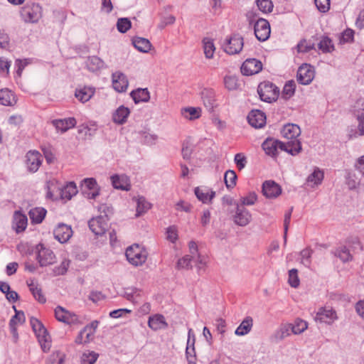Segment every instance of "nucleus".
Masks as SVG:
<instances>
[{"instance_id": "30", "label": "nucleus", "mask_w": 364, "mask_h": 364, "mask_svg": "<svg viewBox=\"0 0 364 364\" xmlns=\"http://www.w3.org/2000/svg\"><path fill=\"white\" fill-rule=\"evenodd\" d=\"M77 193V188L74 182H69L65 186H62L60 197L62 199L70 200Z\"/></svg>"}, {"instance_id": "47", "label": "nucleus", "mask_w": 364, "mask_h": 364, "mask_svg": "<svg viewBox=\"0 0 364 364\" xmlns=\"http://www.w3.org/2000/svg\"><path fill=\"white\" fill-rule=\"evenodd\" d=\"M151 208V203L148 202L145 198L139 197L137 200V208L136 216L138 217L146 213Z\"/></svg>"}, {"instance_id": "8", "label": "nucleus", "mask_w": 364, "mask_h": 364, "mask_svg": "<svg viewBox=\"0 0 364 364\" xmlns=\"http://www.w3.org/2000/svg\"><path fill=\"white\" fill-rule=\"evenodd\" d=\"M235 213L232 216L234 223L241 227L247 225L252 220L251 213L247 208L240 205L239 203H235Z\"/></svg>"}, {"instance_id": "55", "label": "nucleus", "mask_w": 364, "mask_h": 364, "mask_svg": "<svg viewBox=\"0 0 364 364\" xmlns=\"http://www.w3.org/2000/svg\"><path fill=\"white\" fill-rule=\"evenodd\" d=\"M257 196L255 192H250L247 196L241 197L240 205H252L257 201Z\"/></svg>"}, {"instance_id": "19", "label": "nucleus", "mask_w": 364, "mask_h": 364, "mask_svg": "<svg viewBox=\"0 0 364 364\" xmlns=\"http://www.w3.org/2000/svg\"><path fill=\"white\" fill-rule=\"evenodd\" d=\"M194 193L198 200L203 203H210L215 196V192L207 186L195 188Z\"/></svg>"}, {"instance_id": "42", "label": "nucleus", "mask_w": 364, "mask_h": 364, "mask_svg": "<svg viewBox=\"0 0 364 364\" xmlns=\"http://www.w3.org/2000/svg\"><path fill=\"white\" fill-rule=\"evenodd\" d=\"M318 49L323 53H331L334 50V46L331 38L324 36L318 44Z\"/></svg>"}, {"instance_id": "64", "label": "nucleus", "mask_w": 364, "mask_h": 364, "mask_svg": "<svg viewBox=\"0 0 364 364\" xmlns=\"http://www.w3.org/2000/svg\"><path fill=\"white\" fill-rule=\"evenodd\" d=\"M10 38L9 35L2 30H0V48L7 49L9 47Z\"/></svg>"}, {"instance_id": "11", "label": "nucleus", "mask_w": 364, "mask_h": 364, "mask_svg": "<svg viewBox=\"0 0 364 364\" xmlns=\"http://www.w3.org/2000/svg\"><path fill=\"white\" fill-rule=\"evenodd\" d=\"M82 193L89 199H95L99 195V188L95 178H85L82 182Z\"/></svg>"}, {"instance_id": "27", "label": "nucleus", "mask_w": 364, "mask_h": 364, "mask_svg": "<svg viewBox=\"0 0 364 364\" xmlns=\"http://www.w3.org/2000/svg\"><path fill=\"white\" fill-rule=\"evenodd\" d=\"M51 123L57 130L65 132L75 126L76 119L74 117H69L63 119H54Z\"/></svg>"}, {"instance_id": "38", "label": "nucleus", "mask_w": 364, "mask_h": 364, "mask_svg": "<svg viewBox=\"0 0 364 364\" xmlns=\"http://www.w3.org/2000/svg\"><path fill=\"white\" fill-rule=\"evenodd\" d=\"M122 296L133 304H137L140 301L141 291L136 288H127Z\"/></svg>"}, {"instance_id": "28", "label": "nucleus", "mask_w": 364, "mask_h": 364, "mask_svg": "<svg viewBox=\"0 0 364 364\" xmlns=\"http://www.w3.org/2000/svg\"><path fill=\"white\" fill-rule=\"evenodd\" d=\"M130 114L129 109L122 105L119 107L112 115L114 122L118 124H123Z\"/></svg>"}, {"instance_id": "37", "label": "nucleus", "mask_w": 364, "mask_h": 364, "mask_svg": "<svg viewBox=\"0 0 364 364\" xmlns=\"http://www.w3.org/2000/svg\"><path fill=\"white\" fill-rule=\"evenodd\" d=\"M105 66V63L99 57L93 55L89 57L87 60V69L92 72H96Z\"/></svg>"}, {"instance_id": "45", "label": "nucleus", "mask_w": 364, "mask_h": 364, "mask_svg": "<svg viewBox=\"0 0 364 364\" xmlns=\"http://www.w3.org/2000/svg\"><path fill=\"white\" fill-rule=\"evenodd\" d=\"M323 176L324 173L323 171L318 168H315L314 172L308 176L307 181L313 183L314 185H318L321 183Z\"/></svg>"}, {"instance_id": "62", "label": "nucleus", "mask_w": 364, "mask_h": 364, "mask_svg": "<svg viewBox=\"0 0 364 364\" xmlns=\"http://www.w3.org/2000/svg\"><path fill=\"white\" fill-rule=\"evenodd\" d=\"M234 161L239 170H242V168H244L247 164V158L242 153L235 154Z\"/></svg>"}, {"instance_id": "57", "label": "nucleus", "mask_w": 364, "mask_h": 364, "mask_svg": "<svg viewBox=\"0 0 364 364\" xmlns=\"http://www.w3.org/2000/svg\"><path fill=\"white\" fill-rule=\"evenodd\" d=\"M225 86L229 90H234L238 87V80L235 76H226L224 78Z\"/></svg>"}, {"instance_id": "63", "label": "nucleus", "mask_w": 364, "mask_h": 364, "mask_svg": "<svg viewBox=\"0 0 364 364\" xmlns=\"http://www.w3.org/2000/svg\"><path fill=\"white\" fill-rule=\"evenodd\" d=\"M290 326H282L275 333L274 337L277 341H282L289 336Z\"/></svg>"}, {"instance_id": "53", "label": "nucleus", "mask_w": 364, "mask_h": 364, "mask_svg": "<svg viewBox=\"0 0 364 364\" xmlns=\"http://www.w3.org/2000/svg\"><path fill=\"white\" fill-rule=\"evenodd\" d=\"M290 328L293 333L299 334L307 328V323L301 319H297Z\"/></svg>"}, {"instance_id": "61", "label": "nucleus", "mask_w": 364, "mask_h": 364, "mask_svg": "<svg viewBox=\"0 0 364 364\" xmlns=\"http://www.w3.org/2000/svg\"><path fill=\"white\" fill-rule=\"evenodd\" d=\"M193 146H191V144L189 142H188V141L183 142L182 151H181L183 158L186 160L190 159L192 152H193Z\"/></svg>"}, {"instance_id": "33", "label": "nucleus", "mask_w": 364, "mask_h": 364, "mask_svg": "<svg viewBox=\"0 0 364 364\" xmlns=\"http://www.w3.org/2000/svg\"><path fill=\"white\" fill-rule=\"evenodd\" d=\"M253 319L251 316H247L236 328L235 333L237 336H245L252 330Z\"/></svg>"}, {"instance_id": "50", "label": "nucleus", "mask_w": 364, "mask_h": 364, "mask_svg": "<svg viewBox=\"0 0 364 364\" xmlns=\"http://www.w3.org/2000/svg\"><path fill=\"white\" fill-rule=\"evenodd\" d=\"M204 53L207 58H211L213 56L215 52V46L213 41L210 38H205L203 41Z\"/></svg>"}, {"instance_id": "44", "label": "nucleus", "mask_w": 364, "mask_h": 364, "mask_svg": "<svg viewBox=\"0 0 364 364\" xmlns=\"http://www.w3.org/2000/svg\"><path fill=\"white\" fill-rule=\"evenodd\" d=\"M28 285L34 298L41 304L46 303V299L42 292L41 288L38 285H35L33 283L28 284Z\"/></svg>"}, {"instance_id": "3", "label": "nucleus", "mask_w": 364, "mask_h": 364, "mask_svg": "<svg viewBox=\"0 0 364 364\" xmlns=\"http://www.w3.org/2000/svg\"><path fill=\"white\" fill-rule=\"evenodd\" d=\"M257 92L261 100L271 102L277 100L279 90L272 82L264 81L258 85Z\"/></svg>"}, {"instance_id": "20", "label": "nucleus", "mask_w": 364, "mask_h": 364, "mask_svg": "<svg viewBox=\"0 0 364 364\" xmlns=\"http://www.w3.org/2000/svg\"><path fill=\"white\" fill-rule=\"evenodd\" d=\"M200 95L205 107L208 112H213L214 108L217 106L214 90L205 88L201 91Z\"/></svg>"}, {"instance_id": "46", "label": "nucleus", "mask_w": 364, "mask_h": 364, "mask_svg": "<svg viewBox=\"0 0 364 364\" xmlns=\"http://www.w3.org/2000/svg\"><path fill=\"white\" fill-rule=\"evenodd\" d=\"M195 259L193 255H185L181 259L178 260L176 267L178 269H191L193 267L192 261Z\"/></svg>"}, {"instance_id": "43", "label": "nucleus", "mask_w": 364, "mask_h": 364, "mask_svg": "<svg viewBox=\"0 0 364 364\" xmlns=\"http://www.w3.org/2000/svg\"><path fill=\"white\" fill-rule=\"evenodd\" d=\"M296 84L294 80H289L284 86L282 96L285 100H289L295 92Z\"/></svg>"}, {"instance_id": "58", "label": "nucleus", "mask_w": 364, "mask_h": 364, "mask_svg": "<svg viewBox=\"0 0 364 364\" xmlns=\"http://www.w3.org/2000/svg\"><path fill=\"white\" fill-rule=\"evenodd\" d=\"M289 284L294 288H296L299 285L297 269H292L289 271Z\"/></svg>"}, {"instance_id": "6", "label": "nucleus", "mask_w": 364, "mask_h": 364, "mask_svg": "<svg viewBox=\"0 0 364 364\" xmlns=\"http://www.w3.org/2000/svg\"><path fill=\"white\" fill-rule=\"evenodd\" d=\"M281 134L283 137L287 139L288 141L286 143L292 144L291 148L296 147L297 144L301 145L300 141L298 137L301 134L300 127L294 124H288L283 127Z\"/></svg>"}, {"instance_id": "13", "label": "nucleus", "mask_w": 364, "mask_h": 364, "mask_svg": "<svg viewBox=\"0 0 364 364\" xmlns=\"http://www.w3.org/2000/svg\"><path fill=\"white\" fill-rule=\"evenodd\" d=\"M90 230L96 235H103L107 229V220L105 216L93 218L88 222Z\"/></svg>"}, {"instance_id": "25", "label": "nucleus", "mask_w": 364, "mask_h": 364, "mask_svg": "<svg viewBox=\"0 0 364 364\" xmlns=\"http://www.w3.org/2000/svg\"><path fill=\"white\" fill-rule=\"evenodd\" d=\"M47 198L55 200L60 196L62 185L55 178L50 179L46 183Z\"/></svg>"}, {"instance_id": "52", "label": "nucleus", "mask_w": 364, "mask_h": 364, "mask_svg": "<svg viewBox=\"0 0 364 364\" xmlns=\"http://www.w3.org/2000/svg\"><path fill=\"white\" fill-rule=\"evenodd\" d=\"M132 27V23L128 18H119L117 22V28L119 32L125 33Z\"/></svg>"}, {"instance_id": "5", "label": "nucleus", "mask_w": 364, "mask_h": 364, "mask_svg": "<svg viewBox=\"0 0 364 364\" xmlns=\"http://www.w3.org/2000/svg\"><path fill=\"white\" fill-rule=\"evenodd\" d=\"M36 259L41 267H47L53 264L56 262L54 252L49 248L40 243L36 246Z\"/></svg>"}, {"instance_id": "24", "label": "nucleus", "mask_w": 364, "mask_h": 364, "mask_svg": "<svg viewBox=\"0 0 364 364\" xmlns=\"http://www.w3.org/2000/svg\"><path fill=\"white\" fill-rule=\"evenodd\" d=\"M128 80L124 74L120 72H116L112 74L113 88L119 92H125L128 87Z\"/></svg>"}, {"instance_id": "29", "label": "nucleus", "mask_w": 364, "mask_h": 364, "mask_svg": "<svg viewBox=\"0 0 364 364\" xmlns=\"http://www.w3.org/2000/svg\"><path fill=\"white\" fill-rule=\"evenodd\" d=\"M135 104L147 102L150 99V93L147 88H138L130 93Z\"/></svg>"}, {"instance_id": "51", "label": "nucleus", "mask_w": 364, "mask_h": 364, "mask_svg": "<svg viewBox=\"0 0 364 364\" xmlns=\"http://www.w3.org/2000/svg\"><path fill=\"white\" fill-rule=\"evenodd\" d=\"M65 354L60 351L53 353L47 359L46 364H63Z\"/></svg>"}, {"instance_id": "14", "label": "nucleus", "mask_w": 364, "mask_h": 364, "mask_svg": "<svg viewBox=\"0 0 364 364\" xmlns=\"http://www.w3.org/2000/svg\"><path fill=\"white\" fill-rule=\"evenodd\" d=\"M314 77V70L313 68L307 64L300 66L297 71V81L301 85H309Z\"/></svg>"}, {"instance_id": "36", "label": "nucleus", "mask_w": 364, "mask_h": 364, "mask_svg": "<svg viewBox=\"0 0 364 364\" xmlns=\"http://www.w3.org/2000/svg\"><path fill=\"white\" fill-rule=\"evenodd\" d=\"M46 213V210L43 208H35L31 209L28 214L32 223L39 224L44 219Z\"/></svg>"}, {"instance_id": "26", "label": "nucleus", "mask_w": 364, "mask_h": 364, "mask_svg": "<svg viewBox=\"0 0 364 364\" xmlns=\"http://www.w3.org/2000/svg\"><path fill=\"white\" fill-rule=\"evenodd\" d=\"M112 186L116 189L129 191L131 188L129 178L125 175H114L111 176Z\"/></svg>"}, {"instance_id": "32", "label": "nucleus", "mask_w": 364, "mask_h": 364, "mask_svg": "<svg viewBox=\"0 0 364 364\" xmlns=\"http://www.w3.org/2000/svg\"><path fill=\"white\" fill-rule=\"evenodd\" d=\"M0 102L4 106H14L16 103L14 94L7 88L0 90Z\"/></svg>"}, {"instance_id": "2", "label": "nucleus", "mask_w": 364, "mask_h": 364, "mask_svg": "<svg viewBox=\"0 0 364 364\" xmlns=\"http://www.w3.org/2000/svg\"><path fill=\"white\" fill-rule=\"evenodd\" d=\"M30 323L38 339L42 350L44 352L48 351L51 346V340L47 329L38 319L34 317L31 318Z\"/></svg>"}, {"instance_id": "34", "label": "nucleus", "mask_w": 364, "mask_h": 364, "mask_svg": "<svg viewBox=\"0 0 364 364\" xmlns=\"http://www.w3.org/2000/svg\"><path fill=\"white\" fill-rule=\"evenodd\" d=\"M132 44L136 49L142 53H148L151 47L150 41L141 37H134L132 39Z\"/></svg>"}, {"instance_id": "31", "label": "nucleus", "mask_w": 364, "mask_h": 364, "mask_svg": "<svg viewBox=\"0 0 364 364\" xmlns=\"http://www.w3.org/2000/svg\"><path fill=\"white\" fill-rule=\"evenodd\" d=\"M149 326L154 331H157L167 326V323L165 321L164 316L161 314H156L150 316L148 321Z\"/></svg>"}, {"instance_id": "41", "label": "nucleus", "mask_w": 364, "mask_h": 364, "mask_svg": "<svg viewBox=\"0 0 364 364\" xmlns=\"http://www.w3.org/2000/svg\"><path fill=\"white\" fill-rule=\"evenodd\" d=\"M201 109L199 107H186L181 109L182 115L191 120L198 119L200 116Z\"/></svg>"}, {"instance_id": "49", "label": "nucleus", "mask_w": 364, "mask_h": 364, "mask_svg": "<svg viewBox=\"0 0 364 364\" xmlns=\"http://www.w3.org/2000/svg\"><path fill=\"white\" fill-rule=\"evenodd\" d=\"M99 354L94 351L84 352L81 356V364H94Z\"/></svg>"}, {"instance_id": "23", "label": "nucleus", "mask_w": 364, "mask_h": 364, "mask_svg": "<svg viewBox=\"0 0 364 364\" xmlns=\"http://www.w3.org/2000/svg\"><path fill=\"white\" fill-rule=\"evenodd\" d=\"M55 318L61 322L65 323H72L77 320V316L70 311H67L62 306H57L55 309Z\"/></svg>"}, {"instance_id": "40", "label": "nucleus", "mask_w": 364, "mask_h": 364, "mask_svg": "<svg viewBox=\"0 0 364 364\" xmlns=\"http://www.w3.org/2000/svg\"><path fill=\"white\" fill-rule=\"evenodd\" d=\"M333 254L336 257L340 258L343 262H347L353 259V256L350 252V250L346 246L338 247Z\"/></svg>"}, {"instance_id": "17", "label": "nucleus", "mask_w": 364, "mask_h": 364, "mask_svg": "<svg viewBox=\"0 0 364 364\" xmlns=\"http://www.w3.org/2000/svg\"><path fill=\"white\" fill-rule=\"evenodd\" d=\"M262 193L267 198H275L282 193V188L274 181H266L262 184Z\"/></svg>"}, {"instance_id": "10", "label": "nucleus", "mask_w": 364, "mask_h": 364, "mask_svg": "<svg viewBox=\"0 0 364 364\" xmlns=\"http://www.w3.org/2000/svg\"><path fill=\"white\" fill-rule=\"evenodd\" d=\"M254 31L259 41H265L269 38L271 33L269 23L264 18L258 19L255 23Z\"/></svg>"}, {"instance_id": "16", "label": "nucleus", "mask_w": 364, "mask_h": 364, "mask_svg": "<svg viewBox=\"0 0 364 364\" xmlns=\"http://www.w3.org/2000/svg\"><path fill=\"white\" fill-rule=\"evenodd\" d=\"M55 238L60 243L66 242L73 235V230L70 225L60 223L53 230Z\"/></svg>"}, {"instance_id": "4", "label": "nucleus", "mask_w": 364, "mask_h": 364, "mask_svg": "<svg viewBox=\"0 0 364 364\" xmlns=\"http://www.w3.org/2000/svg\"><path fill=\"white\" fill-rule=\"evenodd\" d=\"M22 19L27 23H36L42 16V7L38 4H26L21 10Z\"/></svg>"}, {"instance_id": "54", "label": "nucleus", "mask_w": 364, "mask_h": 364, "mask_svg": "<svg viewBox=\"0 0 364 364\" xmlns=\"http://www.w3.org/2000/svg\"><path fill=\"white\" fill-rule=\"evenodd\" d=\"M70 261L69 259H65L59 266L55 267L53 269V275L54 276H58V275H64L70 266Z\"/></svg>"}, {"instance_id": "56", "label": "nucleus", "mask_w": 364, "mask_h": 364, "mask_svg": "<svg viewBox=\"0 0 364 364\" xmlns=\"http://www.w3.org/2000/svg\"><path fill=\"white\" fill-rule=\"evenodd\" d=\"M257 5L263 13H269L273 9L272 2L270 0H257Z\"/></svg>"}, {"instance_id": "39", "label": "nucleus", "mask_w": 364, "mask_h": 364, "mask_svg": "<svg viewBox=\"0 0 364 364\" xmlns=\"http://www.w3.org/2000/svg\"><path fill=\"white\" fill-rule=\"evenodd\" d=\"M94 93V89L85 87L82 89L76 90L75 95L82 102H86L92 97Z\"/></svg>"}, {"instance_id": "22", "label": "nucleus", "mask_w": 364, "mask_h": 364, "mask_svg": "<svg viewBox=\"0 0 364 364\" xmlns=\"http://www.w3.org/2000/svg\"><path fill=\"white\" fill-rule=\"evenodd\" d=\"M195 336L192 333V329H189L187 346L186 349V355L188 364H196V355L195 350Z\"/></svg>"}, {"instance_id": "7", "label": "nucleus", "mask_w": 364, "mask_h": 364, "mask_svg": "<svg viewBox=\"0 0 364 364\" xmlns=\"http://www.w3.org/2000/svg\"><path fill=\"white\" fill-rule=\"evenodd\" d=\"M243 38L240 34H233L230 38H226L223 44L224 51L229 55L239 53L243 47Z\"/></svg>"}, {"instance_id": "18", "label": "nucleus", "mask_w": 364, "mask_h": 364, "mask_svg": "<svg viewBox=\"0 0 364 364\" xmlns=\"http://www.w3.org/2000/svg\"><path fill=\"white\" fill-rule=\"evenodd\" d=\"M247 121L252 127L262 128L266 124V115L261 110H252L247 115Z\"/></svg>"}, {"instance_id": "21", "label": "nucleus", "mask_w": 364, "mask_h": 364, "mask_svg": "<svg viewBox=\"0 0 364 364\" xmlns=\"http://www.w3.org/2000/svg\"><path fill=\"white\" fill-rule=\"evenodd\" d=\"M336 318V313L332 309L321 308L316 313L314 320L320 323H331Z\"/></svg>"}, {"instance_id": "59", "label": "nucleus", "mask_w": 364, "mask_h": 364, "mask_svg": "<svg viewBox=\"0 0 364 364\" xmlns=\"http://www.w3.org/2000/svg\"><path fill=\"white\" fill-rule=\"evenodd\" d=\"M313 250H311L309 247H307L301 250L300 252V255L303 259L302 263L306 267H309L311 264L310 258L311 257V255L313 254Z\"/></svg>"}, {"instance_id": "1", "label": "nucleus", "mask_w": 364, "mask_h": 364, "mask_svg": "<svg viewBox=\"0 0 364 364\" xmlns=\"http://www.w3.org/2000/svg\"><path fill=\"white\" fill-rule=\"evenodd\" d=\"M292 144L282 142L279 140L267 138L262 144L265 154L274 157L278 154V149L284 151L292 156L297 155L301 151V145L297 144L296 147L291 148Z\"/></svg>"}, {"instance_id": "9", "label": "nucleus", "mask_w": 364, "mask_h": 364, "mask_svg": "<svg viewBox=\"0 0 364 364\" xmlns=\"http://www.w3.org/2000/svg\"><path fill=\"white\" fill-rule=\"evenodd\" d=\"M127 260L133 265L138 266L145 262L146 256L142 253L139 246L136 245L135 246L129 247L126 250L125 252Z\"/></svg>"}, {"instance_id": "35", "label": "nucleus", "mask_w": 364, "mask_h": 364, "mask_svg": "<svg viewBox=\"0 0 364 364\" xmlns=\"http://www.w3.org/2000/svg\"><path fill=\"white\" fill-rule=\"evenodd\" d=\"M27 218L25 215L16 211L14 215V223L15 224V230L16 232L23 231L27 225Z\"/></svg>"}, {"instance_id": "12", "label": "nucleus", "mask_w": 364, "mask_h": 364, "mask_svg": "<svg viewBox=\"0 0 364 364\" xmlns=\"http://www.w3.org/2000/svg\"><path fill=\"white\" fill-rule=\"evenodd\" d=\"M262 69V63L255 58L247 59L241 66V73L244 75H252L259 73Z\"/></svg>"}, {"instance_id": "60", "label": "nucleus", "mask_w": 364, "mask_h": 364, "mask_svg": "<svg viewBox=\"0 0 364 364\" xmlns=\"http://www.w3.org/2000/svg\"><path fill=\"white\" fill-rule=\"evenodd\" d=\"M317 9L321 13L327 12L330 9V0H314Z\"/></svg>"}, {"instance_id": "15", "label": "nucleus", "mask_w": 364, "mask_h": 364, "mask_svg": "<svg viewBox=\"0 0 364 364\" xmlns=\"http://www.w3.org/2000/svg\"><path fill=\"white\" fill-rule=\"evenodd\" d=\"M26 157L28 171L33 173L36 172L42 164V155L37 151H29Z\"/></svg>"}, {"instance_id": "48", "label": "nucleus", "mask_w": 364, "mask_h": 364, "mask_svg": "<svg viewBox=\"0 0 364 364\" xmlns=\"http://www.w3.org/2000/svg\"><path fill=\"white\" fill-rule=\"evenodd\" d=\"M236 173L232 170H228L225 172L224 176V180L228 188H232L236 185L237 181Z\"/></svg>"}]
</instances>
